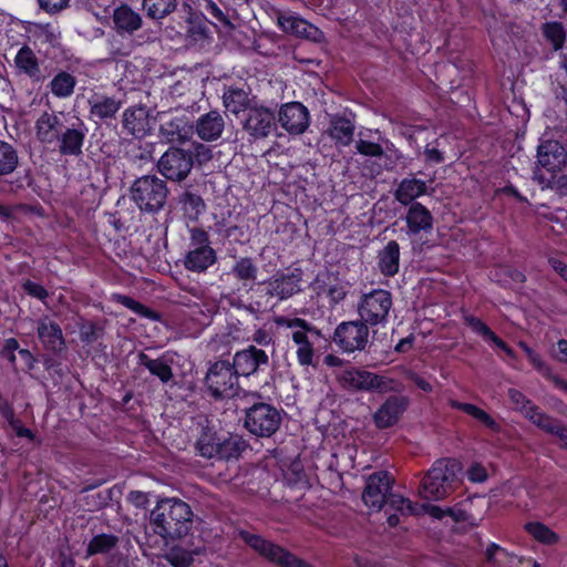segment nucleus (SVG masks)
<instances>
[{
	"label": "nucleus",
	"mask_w": 567,
	"mask_h": 567,
	"mask_svg": "<svg viewBox=\"0 0 567 567\" xmlns=\"http://www.w3.org/2000/svg\"><path fill=\"white\" fill-rule=\"evenodd\" d=\"M150 518L157 535L164 539H177L190 530L193 512L187 503L178 498H164L157 502Z\"/></svg>",
	"instance_id": "nucleus-1"
},
{
	"label": "nucleus",
	"mask_w": 567,
	"mask_h": 567,
	"mask_svg": "<svg viewBox=\"0 0 567 567\" xmlns=\"http://www.w3.org/2000/svg\"><path fill=\"white\" fill-rule=\"evenodd\" d=\"M460 472V463L455 460L435 461L421 482L419 495L427 501L443 499L454 489Z\"/></svg>",
	"instance_id": "nucleus-2"
},
{
	"label": "nucleus",
	"mask_w": 567,
	"mask_h": 567,
	"mask_svg": "<svg viewBox=\"0 0 567 567\" xmlns=\"http://www.w3.org/2000/svg\"><path fill=\"white\" fill-rule=\"evenodd\" d=\"M196 449L206 458L230 460L240 456L246 449V442L237 434L204 427L197 439Z\"/></svg>",
	"instance_id": "nucleus-3"
},
{
	"label": "nucleus",
	"mask_w": 567,
	"mask_h": 567,
	"mask_svg": "<svg viewBox=\"0 0 567 567\" xmlns=\"http://www.w3.org/2000/svg\"><path fill=\"white\" fill-rule=\"evenodd\" d=\"M336 378L340 386L347 391L377 392L379 394L401 391V384L394 379L362 369H343L337 373Z\"/></svg>",
	"instance_id": "nucleus-4"
},
{
	"label": "nucleus",
	"mask_w": 567,
	"mask_h": 567,
	"mask_svg": "<svg viewBox=\"0 0 567 567\" xmlns=\"http://www.w3.org/2000/svg\"><path fill=\"white\" fill-rule=\"evenodd\" d=\"M167 193L165 182L154 175L140 177L131 187L133 202L141 210L148 213L158 212L163 208Z\"/></svg>",
	"instance_id": "nucleus-5"
},
{
	"label": "nucleus",
	"mask_w": 567,
	"mask_h": 567,
	"mask_svg": "<svg viewBox=\"0 0 567 567\" xmlns=\"http://www.w3.org/2000/svg\"><path fill=\"white\" fill-rule=\"evenodd\" d=\"M277 323L291 330V340L296 344L297 360L301 365H313L315 349L312 338H319L320 331L300 318H280Z\"/></svg>",
	"instance_id": "nucleus-6"
},
{
	"label": "nucleus",
	"mask_w": 567,
	"mask_h": 567,
	"mask_svg": "<svg viewBox=\"0 0 567 567\" xmlns=\"http://www.w3.org/2000/svg\"><path fill=\"white\" fill-rule=\"evenodd\" d=\"M205 383L214 398H233L239 388L238 375L229 361H216L208 369Z\"/></svg>",
	"instance_id": "nucleus-7"
},
{
	"label": "nucleus",
	"mask_w": 567,
	"mask_h": 567,
	"mask_svg": "<svg viewBox=\"0 0 567 567\" xmlns=\"http://www.w3.org/2000/svg\"><path fill=\"white\" fill-rule=\"evenodd\" d=\"M281 415L270 404L257 403L246 412L245 426L254 435L269 437L279 429Z\"/></svg>",
	"instance_id": "nucleus-8"
},
{
	"label": "nucleus",
	"mask_w": 567,
	"mask_h": 567,
	"mask_svg": "<svg viewBox=\"0 0 567 567\" xmlns=\"http://www.w3.org/2000/svg\"><path fill=\"white\" fill-rule=\"evenodd\" d=\"M391 308V293L384 289H375L362 296L358 312L365 324L377 326L385 321Z\"/></svg>",
	"instance_id": "nucleus-9"
},
{
	"label": "nucleus",
	"mask_w": 567,
	"mask_h": 567,
	"mask_svg": "<svg viewBox=\"0 0 567 567\" xmlns=\"http://www.w3.org/2000/svg\"><path fill=\"white\" fill-rule=\"evenodd\" d=\"M243 537L247 545L255 549L260 556L281 567H312L282 547L264 539L259 535L245 533Z\"/></svg>",
	"instance_id": "nucleus-10"
},
{
	"label": "nucleus",
	"mask_w": 567,
	"mask_h": 567,
	"mask_svg": "<svg viewBox=\"0 0 567 567\" xmlns=\"http://www.w3.org/2000/svg\"><path fill=\"white\" fill-rule=\"evenodd\" d=\"M192 248L187 252L184 266L195 272L205 271L216 261L215 250L208 244V235L199 228L190 230Z\"/></svg>",
	"instance_id": "nucleus-11"
},
{
	"label": "nucleus",
	"mask_w": 567,
	"mask_h": 567,
	"mask_svg": "<svg viewBox=\"0 0 567 567\" xmlns=\"http://www.w3.org/2000/svg\"><path fill=\"white\" fill-rule=\"evenodd\" d=\"M241 126L250 138L255 141L264 140L276 128L275 113L256 102L246 112Z\"/></svg>",
	"instance_id": "nucleus-12"
},
{
	"label": "nucleus",
	"mask_w": 567,
	"mask_h": 567,
	"mask_svg": "<svg viewBox=\"0 0 567 567\" xmlns=\"http://www.w3.org/2000/svg\"><path fill=\"white\" fill-rule=\"evenodd\" d=\"M393 482V476L385 471H379L369 475L362 492L364 505L373 512H380L391 493Z\"/></svg>",
	"instance_id": "nucleus-13"
},
{
	"label": "nucleus",
	"mask_w": 567,
	"mask_h": 567,
	"mask_svg": "<svg viewBox=\"0 0 567 567\" xmlns=\"http://www.w3.org/2000/svg\"><path fill=\"white\" fill-rule=\"evenodd\" d=\"M369 340V328L363 321L340 323L333 333V342L344 352L361 351Z\"/></svg>",
	"instance_id": "nucleus-14"
},
{
	"label": "nucleus",
	"mask_w": 567,
	"mask_h": 567,
	"mask_svg": "<svg viewBox=\"0 0 567 567\" xmlns=\"http://www.w3.org/2000/svg\"><path fill=\"white\" fill-rule=\"evenodd\" d=\"M193 167V156L181 148L166 151L158 161L159 172L168 179L183 181Z\"/></svg>",
	"instance_id": "nucleus-15"
},
{
	"label": "nucleus",
	"mask_w": 567,
	"mask_h": 567,
	"mask_svg": "<svg viewBox=\"0 0 567 567\" xmlns=\"http://www.w3.org/2000/svg\"><path fill=\"white\" fill-rule=\"evenodd\" d=\"M537 163L551 174V179L567 165V151L557 141L548 140L537 148Z\"/></svg>",
	"instance_id": "nucleus-16"
},
{
	"label": "nucleus",
	"mask_w": 567,
	"mask_h": 567,
	"mask_svg": "<svg viewBox=\"0 0 567 567\" xmlns=\"http://www.w3.org/2000/svg\"><path fill=\"white\" fill-rule=\"evenodd\" d=\"M278 121L284 130L290 134H301L309 126V112L299 102L284 104L278 114Z\"/></svg>",
	"instance_id": "nucleus-17"
},
{
	"label": "nucleus",
	"mask_w": 567,
	"mask_h": 567,
	"mask_svg": "<svg viewBox=\"0 0 567 567\" xmlns=\"http://www.w3.org/2000/svg\"><path fill=\"white\" fill-rule=\"evenodd\" d=\"M268 362V354L264 350L249 346L245 350L237 351L230 363L239 378L240 375L249 377L254 374L260 367L267 365Z\"/></svg>",
	"instance_id": "nucleus-18"
},
{
	"label": "nucleus",
	"mask_w": 567,
	"mask_h": 567,
	"mask_svg": "<svg viewBox=\"0 0 567 567\" xmlns=\"http://www.w3.org/2000/svg\"><path fill=\"white\" fill-rule=\"evenodd\" d=\"M409 405V399L401 395L389 396L373 414L378 429H388L396 424Z\"/></svg>",
	"instance_id": "nucleus-19"
},
{
	"label": "nucleus",
	"mask_w": 567,
	"mask_h": 567,
	"mask_svg": "<svg viewBox=\"0 0 567 567\" xmlns=\"http://www.w3.org/2000/svg\"><path fill=\"white\" fill-rule=\"evenodd\" d=\"M276 20L279 28L289 34L311 40H319V29L290 11H277Z\"/></svg>",
	"instance_id": "nucleus-20"
},
{
	"label": "nucleus",
	"mask_w": 567,
	"mask_h": 567,
	"mask_svg": "<svg viewBox=\"0 0 567 567\" xmlns=\"http://www.w3.org/2000/svg\"><path fill=\"white\" fill-rule=\"evenodd\" d=\"M122 124L132 136L137 138L146 136L152 130L148 109L143 105L127 107L123 113Z\"/></svg>",
	"instance_id": "nucleus-21"
},
{
	"label": "nucleus",
	"mask_w": 567,
	"mask_h": 567,
	"mask_svg": "<svg viewBox=\"0 0 567 567\" xmlns=\"http://www.w3.org/2000/svg\"><path fill=\"white\" fill-rule=\"evenodd\" d=\"M193 126L186 117L175 116L164 120L159 126V137L171 144H183L190 138Z\"/></svg>",
	"instance_id": "nucleus-22"
},
{
	"label": "nucleus",
	"mask_w": 567,
	"mask_h": 567,
	"mask_svg": "<svg viewBox=\"0 0 567 567\" xmlns=\"http://www.w3.org/2000/svg\"><path fill=\"white\" fill-rule=\"evenodd\" d=\"M300 281L301 274L297 269L289 274H280L268 281L267 293L279 300L288 299L301 290Z\"/></svg>",
	"instance_id": "nucleus-23"
},
{
	"label": "nucleus",
	"mask_w": 567,
	"mask_h": 567,
	"mask_svg": "<svg viewBox=\"0 0 567 567\" xmlns=\"http://www.w3.org/2000/svg\"><path fill=\"white\" fill-rule=\"evenodd\" d=\"M37 332L42 346L50 351L60 352L65 348V340L60 326L49 317L39 319Z\"/></svg>",
	"instance_id": "nucleus-24"
},
{
	"label": "nucleus",
	"mask_w": 567,
	"mask_h": 567,
	"mask_svg": "<svg viewBox=\"0 0 567 567\" xmlns=\"http://www.w3.org/2000/svg\"><path fill=\"white\" fill-rule=\"evenodd\" d=\"M195 128L199 138L213 142L221 136L225 128V120L219 112L210 111L197 120Z\"/></svg>",
	"instance_id": "nucleus-25"
},
{
	"label": "nucleus",
	"mask_w": 567,
	"mask_h": 567,
	"mask_svg": "<svg viewBox=\"0 0 567 567\" xmlns=\"http://www.w3.org/2000/svg\"><path fill=\"white\" fill-rule=\"evenodd\" d=\"M87 102L91 117L100 121L115 117L122 106L121 100L99 93H94Z\"/></svg>",
	"instance_id": "nucleus-26"
},
{
	"label": "nucleus",
	"mask_w": 567,
	"mask_h": 567,
	"mask_svg": "<svg viewBox=\"0 0 567 567\" xmlns=\"http://www.w3.org/2000/svg\"><path fill=\"white\" fill-rule=\"evenodd\" d=\"M256 102V96H250L248 91L240 87H228L223 93L225 109L235 115L240 112L246 113Z\"/></svg>",
	"instance_id": "nucleus-27"
},
{
	"label": "nucleus",
	"mask_w": 567,
	"mask_h": 567,
	"mask_svg": "<svg viewBox=\"0 0 567 567\" xmlns=\"http://www.w3.org/2000/svg\"><path fill=\"white\" fill-rule=\"evenodd\" d=\"M14 65L20 73L28 75L33 81L39 82L43 79L38 58L28 45L19 49L14 56Z\"/></svg>",
	"instance_id": "nucleus-28"
},
{
	"label": "nucleus",
	"mask_w": 567,
	"mask_h": 567,
	"mask_svg": "<svg viewBox=\"0 0 567 567\" xmlns=\"http://www.w3.org/2000/svg\"><path fill=\"white\" fill-rule=\"evenodd\" d=\"M61 128V121L53 113H43L35 123L37 136L42 143L56 142Z\"/></svg>",
	"instance_id": "nucleus-29"
},
{
	"label": "nucleus",
	"mask_w": 567,
	"mask_h": 567,
	"mask_svg": "<svg viewBox=\"0 0 567 567\" xmlns=\"http://www.w3.org/2000/svg\"><path fill=\"white\" fill-rule=\"evenodd\" d=\"M354 128L355 126L350 120L341 116H332L327 133L337 145L348 146L353 141Z\"/></svg>",
	"instance_id": "nucleus-30"
},
{
	"label": "nucleus",
	"mask_w": 567,
	"mask_h": 567,
	"mask_svg": "<svg viewBox=\"0 0 567 567\" xmlns=\"http://www.w3.org/2000/svg\"><path fill=\"white\" fill-rule=\"evenodd\" d=\"M485 558L492 567H517L524 563L522 557L509 553L495 543H491L486 547Z\"/></svg>",
	"instance_id": "nucleus-31"
},
{
	"label": "nucleus",
	"mask_w": 567,
	"mask_h": 567,
	"mask_svg": "<svg viewBox=\"0 0 567 567\" xmlns=\"http://www.w3.org/2000/svg\"><path fill=\"white\" fill-rule=\"evenodd\" d=\"M427 185L424 181L417 178H404L399 184L394 196L402 205H409L414 199L426 193Z\"/></svg>",
	"instance_id": "nucleus-32"
},
{
	"label": "nucleus",
	"mask_w": 567,
	"mask_h": 567,
	"mask_svg": "<svg viewBox=\"0 0 567 567\" xmlns=\"http://www.w3.org/2000/svg\"><path fill=\"white\" fill-rule=\"evenodd\" d=\"M113 22L118 31L132 33L141 28L142 18L128 6H121L114 10Z\"/></svg>",
	"instance_id": "nucleus-33"
},
{
	"label": "nucleus",
	"mask_w": 567,
	"mask_h": 567,
	"mask_svg": "<svg viewBox=\"0 0 567 567\" xmlns=\"http://www.w3.org/2000/svg\"><path fill=\"white\" fill-rule=\"evenodd\" d=\"M400 247L395 240H391L379 252V268L385 276H394L399 271Z\"/></svg>",
	"instance_id": "nucleus-34"
},
{
	"label": "nucleus",
	"mask_w": 567,
	"mask_h": 567,
	"mask_svg": "<svg viewBox=\"0 0 567 567\" xmlns=\"http://www.w3.org/2000/svg\"><path fill=\"white\" fill-rule=\"evenodd\" d=\"M406 224L413 234L429 230L432 228V215L423 205L416 203L410 207L406 214Z\"/></svg>",
	"instance_id": "nucleus-35"
},
{
	"label": "nucleus",
	"mask_w": 567,
	"mask_h": 567,
	"mask_svg": "<svg viewBox=\"0 0 567 567\" xmlns=\"http://www.w3.org/2000/svg\"><path fill=\"white\" fill-rule=\"evenodd\" d=\"M85 133L76 128H66L59 135V151L62 155H79L82 152V145Z\"/></svg>",
	"instance_id": "nucleus-36"
},
{
	"label": "nucleus",
	"mask_w": 567,
	"mask_h": 567,
	"mask_svg": "<svg viewBox=\"0 0 567 567\" xmlns=\"http://www.w3.org/2000/svg\"><path fill=\"white\" fill-rule=\"evenodd\" d=\"M138 362L163 383H167L173 378L172 368L163 359H151L148 355L141 352L138 354Z\"/></svg>",
	"instance_id": "nucleus-37"
},
{
	"label": "nucleus",
	"mask_w": 567,
	"mask_h": 567,
	"mask_svg": "<svg viewBox=\"0 0 567 567\" xmlns=\"http://www.w3.org/2000/svg\"><path fill=\"white\" fill-rule=\"evenodd\" d=\"M75 84L76 80L72 74L61 71L51 80L49 86L54 96L65 99L73 94Z\"/></svg>",
	"instance_id": "nucleus-38"
},
{
	"label": "nucleus",
	"mask_w": 567,
	"mask_h": 567,
	"mask_svg": "<svg viewBox=\"0 0 567 567\" xmlns=\"http://www.w3.org/2000/svg\"><path fill=\"white\" fill-rule=\"evenodd\" d=\"M179 203L185 216L190 220L198 219L199 215L204 213L206 207L200 196L188 192L181 195Z\"/></svg>",
	"instance_id": "nucleus-39"
},
{
	"label": "nucleus",
	"mask_w": 567,
	"mask_h": 567,
	"mask_svg": "<svg viewBox=\"0 0 567 567\" xmlns=\"http://www.w3.org/2000/svg\"><path fill=\"white\" fill-rule=\"evenodd\" d=\"M177 4V0H143V8L152 19H163L172 13Z\"/></svg>",
	"instance_id": "nucleus-40"
},
{
	"label": "nucleus",
	"mask_w": 567,
	"mask_h": 567,
	"mask_svg": "<svg viewBox=\"0 0 567 567\" xmlns=\"http://www.w3.org/2000/svg\"><path fill=\"white\" fill-rule=\"evenodd\" d=\"M18 165V153L13 146L0 141V175L12 173Z\"/></svg>",
	"instance_id": "nucleus-41"
},
{
	"label": "nucleus",
	"mask_w": 567,
	"mask_h": 567,
	"mask_svg": "<svg viewBox=\"0 0 567 567\" xmlns=\"http://www.w3.org/2000/svg\"><path fill=\"white\" fill-rule=\"evenodd\" d=\"M117 537L107 534H101L93 537L87 545V556L110 553L117 544Z\"/></svg>",
	"instance_id": "nucleus-42"
},
{
	"label": "nucleus",
	"mask_w": 567,
	"mask_h": 567,
	"mask_svg": "<svg viewBox=\"0 0 567 567\" xmlns=\"http://www.w3.org/2000/svg\"><path fill=\"white\" fill-rule=\"evenodd\" d=\"M526 419L546 433L550 434L551 432H556L554 427L558 421L543 412L537 405L535 408H528Z\"/></svg>",
	"instance_id": "nucleus-43"
},
{
	"label": "nucleus",
	"mask_w": 567,
	"mask_h": 567,
	"mask_svg": "<svg viewBox=\"0 0 567 567\" xmlns=\"http://www.w3.org/2000/svg\"><path fill=\"white\" fill-rule=\"evenodd\" d=\"M525 528L535 539L540 543L553 545L559 540L558 535L542 523H528L526 524Z\"/></svg>",
	"instance_id": "nucleus-44"
},
{
	"label": "nucleus",
	"mask_w": 567,
	"mask_h": 567,
	"mask_svg": "<svg viewBox=\"0 0 567 567\" xmlns=\"http://www.w3.org/2000/svg\"><path fill=\"white\" fill-rule=\"evenodd\" d=\"M544 35L556 51L563 48L566 40V31L560 22L546 23L544 25Z\"/></svg>",
	"instance_id": "nucleus-45"
},
{
	"label": "nucleus",
	"mask_w": 567,
	"mask_h": 567,
	"mask_svg": "<svg viewBox=\"0 0 567 567\" xmlns=\"http://www.w3.org/2000/svg\"><path fill=\"white\" fill-rule=\"evenodd\" d=\"M113 300L123 305L124 307L131 309L135 313L144 317V318H152L155 319L156 315L154 311L145 307L143 303L134 300L133 298L125 296V295H113Z\"/></svg>",
	"instance_id": "nucleus-46"
},
{
	"label": "nucleus",
	"mask_w": 567,
	"mask_h": 567,
	"mask_svg": "<svg viewBox=\"0 0 567 567\" xmlns=\"http://www.w3.org/2000/svg\"><path fill=\"white\" fill-rule=\"evenodd\" d=\"M385 504L388 506L396 512H399L402 515H412L415 514L416 507L415 505L409 499L403 497L400 494L390 493L388 496Z\"/></svg>",
	"instance_id": "nucleus-47"
},
{
	"label": "nucleus",
	"mask_w": 567,
	"mask_h": 567,
	"mask_svg": "<svg viewBox=\"0 0 567 567\" xmlns=\"http://www.w3.org/2000/svg\"><path fill=\"white\" fill-rule=\"evenodd\" d=\"M233 274L239 280H255L257 267L250 258H240L234 266Z\"/></svg>",
	"instance_id": "nucleus-48"
},
{
	"label": "nucleus",
	"mask_w": 567,
	"mask_h": 567,
	"mask_svg": "<svg viewBox=\"0 0 567 567\" xmlns=\"http://www.w3.org/2000/svg\"><path fill=\"white\" fill-rule=\"evenodd\" d=\"M166 559L174 567H189L193 563V555L187 549L174 547L166 554Z\"/></svg>",
	"instance_id": "nucleus-49"
},
{
	"label": "nucleus",
	"mask_w": 567,
	"mask_h": 567,
	"mask_svg": "<svg viewBox=\"0 0 567 567\" xmlns=\"http://www.w3.org/2000/svg\"><path fill=\"white\" fill-rule=\"evenodd\" d=\"M355 150L359 154L369 157H381L384 154L380 144L365 140H358L355 142Z\"/></svg>",
	"instance_id": "nucleus-50"
},
{
	"label": "nucleus",
	"mask_w": 567,
	"mask_h": 567,
	"mask_svg": "<svg viewBox=\"0 0 567 567\" xmlns=\"http://www.w3.org/2000/svg\"><path fill=\"white\" fill-rule=\"evenodd\" d=\"M508 396L512 403L515 405V409L523 413L525 417L527 416L528 408L536 406L520 391L516 389H509Z\"/></svg>",
	"instance_id": "nucleus-51"
},
{
	"label": "nucleus",
	"mask_w": 567,
	"mask_h": 567,
	"mask_svg": "<svg viewBox=\"0 0 567 567\" xmlns=\"http://www.w3.org/2000/svg\"><path fill=\"white\" fill-rule=\"evenodd\" d=\"M70 0H38L40 8L49 14H55L69 6Z\"/></svg>",
	"instance_id": "nucleus-52"
},
{
	"label": "nucleus",
	"mask_w": 567,
	"mask_h": 567,
	"mask_svg": "<svg viewBox=\"0 0 567 567\" xmlns=\"http://www.w3.org/2000/svg\"><path fill=\"white\" fill-rule=\"evenodd\" d=\"M528 360L532 363V365L544 377H550L551 370L547 365V363L542 359V357L533 351L532 353H528Z\"/></svg>",
	"instance_id": "nucleus-53"
},
{
	"label": "nucleus",
	"mask_w": 567,
	"mask_h": 567,
	"mask_svg": "<svg viewBox=\"0 0 567 567\" xmlns=\"http://www.w3.org/2000/svg\"><path fill=\"white\" fill-rule=\"evenodd\" d=\"M466 322L474 332L481 334L485 339L492 333V330L478 318L466 317Z\"/></svg>",
	"instance_id": "nucleus-54"
},
{
	"label": "nucleus",
	"mask_w": 567,
	"mask_h": 567,
	"mask_svg": "<svg viewBox=\"0 0 567 567\" xmlns=\"http://www.w3.org/2000/svg\"><path fill=\"white\" fill-rule=\"evenodd\" d=\"M23 288L30 296L38 298L40 300H44L48 297V291L44 289V287L33 281H25L23 284Z\"/></svg>",
	"instance_id": "nucleus-55"
},
{
	"label": "nucleus",
	"mask_w": 567,
	"mask_h": 567,
	"mask_svg": "<svg viewBox=\"0 0 567 567\" xmlns=\"http://www.w3.org/2000/svg\"><path fill=\"white\" fill-rule=\"evenodd\" d=\"M470 481L474 483H482L486 480V470L480 464H473L467 472Z\"/></svg>",
	"instance_id": "nucleus-56"
},
{
	"label": "nucleus",
	"mask_w": 567,
	"mask_h": 567,
	"mask_svg": "<svg viewBox=\"0 0 567 567\" xmlns=\"http://www.w3.org/2000/svg\"><path fill=\"white\" fill-rule=\"evenodd\" d=\"M205 2V9L209 14H212V17H214L217 21L223 22L225 24L228 23L227 17L215 2H213L212 0H206Z\"/></svg>",
	"instance_id": "nucleus-57"
},
{
	"label": "nucleus",
	"mask_w": 567,
	"mask_h": 567,
	"mask_svg": "<svg viewBox=\"0 0 567 567\" xmlns=\"http://www.w3.org/2000/svg\"><path fill=\"white\" fill-rule=\"evenodd\" d=\"M127 499L136 507L143 508L148 503V496L144 492L133 491L128 494Z\"/></svg>",
	"instance_id": "nucleus-58"
},
{
	"label": "nucleus",
	"mask_w": 567,
	"mask_h": 567,
	"mask_svg": "<svg viewBox=\"0 0 567 567\" xmlns=\"http://www.w3.org/2000/svg\"><path fill=\"white\" fill-rule=\"evenodd\" d=\"M406 377L410 381H412L422 391L432 392L433 386L431 385L430 382H427L421 375L416 374L415 372H408Z\"/></svg>",
	"instance_id": "nucleus-59"
},
{
	"label": "nucleus",
	"mask_w": 567,
	"mask_h": 567,
	"mask_svg": "<svg viewBox=\"0 0 567 567\" xmlns=\"http://www.w3.org/2000/svg\"><path fill=\"white\" fill-rule=\"evenodd\" d=\"M474 419L482 422L487 427L494 429L496 423L495 421L482 409H477V412L473 415Z\"/></svg>",
	"instance_id": "nucleus-60"
},
{
	"label": "nucleus",
	"mask_w": 567,
	"mask_h": 567,
	"mask_svg": "<svg viewBox=\"0 0 567 567\" xmlns=\"http://www.w3.org/2000/svg\"><path fill=\"white\" fill-rule=\"evenodd\" d=\"M554 357L558 361L567 363V340L563 339L557 342V351Z\"/></svg>",
	"instance_id": "nucleus-61"
},
{
	"label": "nucleus",
	"mask_w": 567,
	"mask_h": 567,
	"mask_svg": "<svg viewBox=\"0 0 567 567\" xmlns=\"http://www.w3.org/2000/svg\"><path fill=\"white\" fill-rule=\"evenodd\" d=\"M252 341L260 346H267L271 342V337L266 330L258 329L252 336Z\"/></svg>",
	"instance_id": "nucleus-62"
},
{
	"label": "nucleus",
	"mask_w": 567,
	"mask_h": 567,
	"mask_svg": "<svg viewBox=\"0 0 567 567\" xmlns=\"http://www.w3.org/2000/svg\"><path fill=\"white\" fill-rule=\"evenodd\" d=\"M0 412H1L2 416L6 420H8L11 425L16 424L17 420L14 419L13 410L7 402H3L0 404Z\"/></svg>",
	"instance_id": "nucleus-63"
},
{
	"label": "nucleus",
	"mask_w": 567,
	"mask_h": 567,
	"mask_svg": "<svg viewBox=\"0 0 567 567\" xmlns=\"http://www.w3.org/2000/svg\"><path fill=\"white\" fill-rule=\"evenodd\" d=\"M549 264L567 281V265L555 258H550Z\"/></svg>",
	"instance_id": "nucleus-64"
}]
</instances>
